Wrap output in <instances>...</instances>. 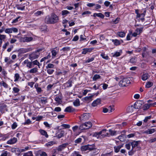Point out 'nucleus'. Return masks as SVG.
I'll return each instance as SVG.
<instances>
[{
  "mask_svg": "<svg viewBox=\"0 0 156 156\" xmlns=\"http://www.w3.org/2000/svg\"><path fill=\"white\" fill-rule=\"evenodd\" d=\"M32 62V64L33 63L34 65H37L38 66H39L40 64V63L37 60H36Z\"/></svg>",
  "mask_w": 156,
  "mask_h": 156,
  "instance_id": "37998d69",
  "label": "nucleus"
},
{
  "mask_svg": "<svg viewBox=\"0 0 156 156\" xmlns=\"http://www.w3.org/2000/svg\"><path fill=\"white\" fill-rule=\"evenodd\" d=\"M93 49V48H84L83 49L82 53L83 54H86L88 52H90Z\"/></svg>",
  "mask_w": 156,
  "mask_h": 156,
  "instance_id": "ddd939ff",
  "label": "nucleus"
},
{
  "mask_svg": "<svg viewBox=\"0 0 156 156\" xmlns=\"http://www.w3.org/2000/svg\"><path fill=\"white\" fill-rule=\"evenodd\" d=\"M143 28H137L136 30V32L138 34H139L140 33H141L142 31Z\"/></svg>",
  "mask_w": 156,
  "mask_h": 156,
  "instance_id": "c9c22d12",
  "label": "nucleus"
},
{
  "mask_svg": "<svg viewBox=\"0 0 156 156\" xmlns=\"http://www.w3.org/2000/svg\"><path fill=\"white\" fill-rule=\"evenodd\" d=\"M39 131L41 135L44 136L46 138L48 137V135L47 134V132L44 130L40 129L39 130Z\"/></svg>",
  "mask_w": 156,
  "mask_h": 156,
  "instance_id": "dca6fc26",
  "label": "nucleus"
},
{
  "mask_svg": "<svg viewBox=\"0 0 156 156\" xmlns=\"http://www.w3.org/2000/svg\"><path fill=\"white\" fill-rule=\"evenodd\" d=\"M41 101L42 103H46L47 102V99L46 98L42 97L41 98Z\"/></svg>",
  "mask_w": 156,
  "mask_h": 156,
  "instance_id": "4c0bfd02",
  "label": "nucleus"
},
{
  "mask_svg": "<svg viewBox=\"0 0 156 156\" xmlns=\"http://www.w3.org/2000/svg\"><path fill=\"white\" fill-rule=\"evenodd\" d=\"M72 81L71 80H69L68 82L64 84H68L67 86V87H71L72 86Z\"/></svg>",
  "mask_w": 156,
  "mask_h": 156,
  "instance_id": "f704fd0d",
  "label": "nucleus"
},
{
  "mask_svg": "<svg viewBox=\"0 0 156 156\" xmlns=\"http://www.w3.org/2000/svg\"><path fill=\"white\" fill-rule=\"evenodd\" d=\"M120 55V53L119 52H116L113 55L114 57H117L119 56Z\"/></svg>",
  "mask_w": 156,
  "mask_h": 156,
  "instance_id": "e2e57ef3",
  "label": "nucleus"
},
{
  "mask_svg": "<svg viewBox=\"0 0 156 156\" xmlns=\"http://www.w3.org/2000/svg\"><path fill=\"white\" fill-rule=\"evenodd\" d=\"M130 62L132 63H134L136 62V60L135 58H132L130 60Z\"/></svg>",
  "mask_w": 156,
  "mask_h": 156,
  "instance_id": "3c124183",
  "label": "nucleus"
},
{
  "mask_svg": "<svg viewBox=\"0 0 156 156\" xmlns=\"http://www.w3.org/2000/svg\"><path fill=\"white\" fill-rule=\"evenodd\" d=\"M31 122L29 119H27L24 123V125H28L30 124Z\"/></svg>",
  "mask_w": 156,
  "mask_h": 156,
  "instance_id": "052dcab7",
  "label": "nucleus"
},
{
  "mask_svg": "<svg viewBox=\"0 0 156 156\" xmlns=\"http://www.w3.org/2000/svg\"><path fill=\"white\" fill-rule=\"evenodd\" d=\"M106 129H104L99 132L101 138H104L106 136H109V133H106Z\"/></svg>",
  "mask_w": 156,
  "mask_h": 156,
  "instance_id": "423d86ee",
  "label": "nucleus"
},
{
  "mask_svg": "<svg viewBox=\"0 0 156 156\" xmlns=\"http://www.w3.org/2000/svg\"><path fill=\"white\" fill-rule=\"evenodd\" d=\"M109 132L110 133V134L111 136L115 135L116 133V131L113 130L111 129H109Z\"/></svg>",
  "mask_w": 156,
  "mask_h": 156,
  "instance_id": "7c9ffc66",
  "label": "nucleus"
},
{
  "mask_svg": "<svg viewBox=\"0 0 156 156\" xmlns=\"http://www.w3.org/2000/svg\"><path fill=\"white\" fill-rule=\"evenodd\" d=\"M8 153L7 151H5L1 154L0 156H7L8 154Z\"/></svg>",
  "mask_w": 156,
  "mask_h": 156,
  "instance_id": "774afa93",
  "label": "nucleus"
},
{
  "mask_svg": "<svg viewBox=\"0 0 156 156\" xmlns=\"http://www.w3.org/2000/svg\"><path fill=\"white\" fill-rule=\"evenodd\" d=\"M17 141V138L16 137H13L9 140L7 142V144H13L16 143Z\"/></svg>",
  "mask_w": 156,
  "mask_h": 156,
  "instance_id": "f8f14e48",
  "label": "nucleus"
},
{
  "mask_svg": "<svg viewBox=\"0 0 156 156\" xmlns=\"http://www.w3.org/2000/svg\"><path fill=\"white\" fill-rule=\"evenodd\" d=\"M17 123L15 122H14L13 123L12 125V129H14L17 127Z\"/></svg>",
  "mask_w": 156,
  "mask_h": 156,
  "instance_id": "0e129e2a",
  "label": "nucleus"
},
{
  "mask_svg": "<svg viewBox=\"0 0 156 156\" xmlns=\"http://www.w3.org/2000/svg\"><path fill=\"white\" fill-rule=\"evenodd\" d=\"M118 35L121 37H123L125 36V33L123 32H120L118 33Z\"/></svg>",
  "mask_w": 156,
  "mask_h": 156,
  "instance_id": "49530a36",
  "label": "nucleus"
},
{
  "mask_svg": "<svg viewBox=\"0 0 156 156\" xmlns=\"http://www.w3.org/2000/svg\"><path fill=\"white\" fill-rule=\"evenodd\" d=\"M82 140V138L80 137V138H77V139H76L75 140L74 142L75 143H76V144L79 143L81 142Z\"/></svg>",
  "mask_w": 156,
  "mask_h": 156,
  "instance_id": "a19ab883",
  "label": "nucleus"
},
{
  "mask_svg": "<svg viewBox=\"0 0 156 156\" xmlns=\"http://www.w3.org/2000/svg\"><path fill=\"white\" fill-rule=\"evenodd\" d=\"M72 156H82L80 154H79V153L77 151H74L72 155Z\"/></svg>",
  "mask_w": 156,
  "mask_h": 156,
  "instance_id": "c03bdc74",
  "label": "nucleus"
},
{
  "mask_svg": "<svg viewBox=\"0 0 156 156\" xmlns=\"http://www.w3.org/2000/svg\"><path fill=\"white\" fill-rule=\"evenodd\" d=\"M23 63L24 64H27V66L29 68H31L32 67V62L29 61L28 59L25 60Z\"/></svg>",
  "mask_w": 156,
  "mask_h": 156,
  "instance_id": "9d476101",
  "label": "nucleus"
},
{
  "mask_svg": "<svg viewBox=\"0 0 156 156\" xmlns=\"http://www.w3.org/2000/svg\"><path fill=\"white\" fill-rule=\"evenodd\" d=\"M20 78L19 74L18 73H16L15 74L14 78L15 80L14 81L16 82Z\"/></svg>",
  "mask_w": 156,
  "mask_h": 156,
  "instance_id": "c85d7f7f",
  "label": "nucleus"
},
{
  "mask_svg": "<svg viewBox=\"0 0 156 156\" xmlns=\"http://www.w3.org/2000/svg\"><path fill=\"white\" fill-rule=\"evenodd\" d=\"M6 38V36L5 35L0 34V41H2L5 39Z\"/></svg>",
  "mask_w": 156,
  "mask_h": 156,
  "instance_id": "a18cd8bd",
  "label": "nucleus"
},
{
  "mask_svg": "<svg viewBox=\"0 0 156 156\" xmlns=\"http://www.w3.org/2000/svg\"><path fill=\"white\" fill-rule=\"evenodd\" d=\"M151 106V104H146L143 106V108L144 110L148 109Z\"/></svg>",
  "mask_w": 156,
  "mask_h": 156,
  "instance_id": "aec40b11",
  "label": "nucleus"
},
{
  "mask_svg": "<svg viewBox=\"0 0 156 156\" xmlns=\"http://www.w3.org/2000/svg\"><path fill=\"white\" fill-rule=\"evenodd\" d=\"M23 156H33V154L31 151H30L28 152L24 153Z\"/></svg>",
  "mask_w": 156,
  "mask_h": 156,
  "instance_id": "c756f323",
  "label": "nucleus"
},
{
  "mask_svg": "<svg viewBox=\"0 0 156 156\" xmlns=\"http://www.w3.org/2000/svg\"><path fill=\"white\" fill-rule=\"evenodd\" d=\"M138 144V142L137 141H134L131 143V145L132 146V148H133L137 146Z\"/></svg>",
  "mask_w": 156,
  "mask_h": 156,
  "instance_id": "b1692460",
  "label": "nucleus"
},
{
  "mask_svg": "<svg viewBox=\"0 0 156 156\" xmlns=\"http://www.w3.org/2000/svg\"><path fill=\"white\" fill-rule=\"evenodd\" d=\"M101 56L102 57V58L105 59H108V56L106 55L104 53H102L101 54Z\"/></svg>",
  "mask_w": 156,
  "mask_h": 156,
  "instance_id": "79ce46f5",
  "label": "nucleus"
},
{
  "mask_svg": "<svg viewBox=\"0 0 156 156\" xmlns=\"http://www.w3.org/2000/svg\"><path fill=\"white\" fill-rule=\"evenodd\" d=\"M13 31L14 32H17L18 31V29L16 28L12 27V28H8L5 29V32L7 34L12 33Z\"/></svg>",
  "mask_w": 156,
  "mask_h": 156,
  "instance_id": "0eeeda50",
  "label": "nucleus"
},
{
  "mask_svg": "<svg viewBox=\"0 0 156 156\" xmlns=\"http://www.w3.org/2000/svg\"><path fill=\"white\" fill-rule=\"evenodd\" d=\"M150 131V134H151L156 131V128L151 129H149Z\"/></svg>",
  "mask_w": 156,
  "mask_h": 156,
  "instance_id": "69168bd1",
  "label": "nucleus"
},
{
  "mask_svg": "<svg viewBox=\"0 0 156 156\" xmlns=\"http://www.w3.org/2000/svg\"><path fill=\"white\" fill-rule=\"evenodd\" d=\"M80 149L82 151H86L87 150H89L90 151L94 150H96V152L95 154H98L99 151V149H97L93 147L92 145H87L82 146L81 147Z\"/></svg>",
  "mask_w": 156,
  "mask_h": 156,
  "instance_id": "f03ea898",
  "label": "nucleus"
},
{
  "mask_svg": "<svg viewBox=\"0 0 156 156\" xmlns=\"http://www.w3.org/2000/svg\"><path fill=\"white\" fill-rule=\"evenodd\" d=\"M100 78V76L99 75L96 74L95 75L93 78V80L96 81L97 79Z\"/></svg>",
  "mask_w": 156,
  "mask_h": 156,
  "instance_id": "58836bf2",
  "label": "nucleus"
},
{
  "mask_svg": "<svg viewBox=\"0 0 156 156\" xmlns=\"http://www.w3.org/2000/svg\"><path fill=\"white\" fill-rule=\"evenodd\" d=\"M90 116L89 113H84L80 117V119L81 121H85L89 119Z\"/></svg>",
  "mask_w": 156,
  "mask_h": 156,
  "instance_id": "39448f33",
  "label": "nucleus"
},
{
  "mask_svg": "<svg viewBox=\"0 0 156 156\" xmlns=\"http://www.w3.org/2000/svg\"><path fill=\"white\" fill-rule=\"evenodd\" d=\"M55 100L58 104H61L62 102V98L59 95L56 96Z\"/></svg>",
  "mask_w": 156,
  "mask_h": 156,
  "instance_id": "a211bd4d",
  "label": "nucleus"
},
{
  "mask_svg": "<svg viewBox=\"0 0 156 156\" xmlns=\"http://www.w3.org/2000/svg\"><path fill=\"white\" fill-rule=\"evenodd\" d=\"M93 137H97V138H101L99 132L94 133L92 134Z\"/></svg>",
  "mask_w": 156,
  "mask_h": 156,
  "instance_id": "393cba45",
  "label": "nucleus"
},
{
  "mask_svg": "<svg viewBox=\"0 0 156 156\" xmlns=\"http://www.w3.org/2000/svg\"><path fill=\"white\" fill-rule=\"evenodd\" d=\"M70 50V48L69 47H64L61 50H62L64 51H69Z\"/></svg>",
  "mask_w": 156,
  "mask_h": 156,
  "instance_id": "4d7b16f0",
  "label": "nucleus"
},
{
  "mask_svg": "<svg viewBox=\"0 0 156 156\" xmlns=\"http://www.w3.org/2000/svg\"><path fill=\"white\" fill-rule=\"evenodd\" d=\"M73 105L76 106H78L80 105L79 100L78 99L75 100L73 102Z\"/></svg>",
  "mask_w": 156,
  "mask_h": 156,
  "instance_id": "a878e982",
  "label": "nucleus"
},
{
  "mask_svg": "<svg viewBox=\"0 0 156 156\" xmlns=\"http://www.w3.org/2000/svg\"><path fill=\"white\" fill-rule=\"evenodd\" d=\"M112 41L114 42L115 45L116 46L119 45L120 44V41L117 39L113 40Z\"/></svg>",
  "mask_w": 156,
  "mask_h": 156,
  "instance_id": "473e14b6",
  "label": "nucleus"
},
{
  "mask_svg": "<svg viewBox=\"0 0 156 156\" xmlns=\"http://www.w3.org/2000/svg\"><path fill=\"white\" fill-rule=\"evenodd\" d=\"M34 82H28V85L29 86H30V87L31 88L33 87L34 84Z\"/></svg>",
  "mask_w": 156,
  "mask_h": 156,
  "instance_id": "338daca9",
  "label": "nucleus"
},
{
  "mask_svg": "<svg viewBox=\"0 0 156 156\" xmlns=\"http://www.w3.org/2000/svg\"><path fill=\"white\" fill-rule=\"evenodd\" d=\"M74 109L71 106H69L66 107L64 110L65 112H71L74 110Z\"/></svg>",
  "mask_w": 156,
  "mask_h": 156,
  "instance_id": "4468645a",
  "label": "nucleus"
},
{
  "mask_svg": "<svg viewBox=\"0 0 156 156\" xmlns=\"http://www.w3.org/2000/svg\"><path fill=\"white\" fill-rule=\"evenodd\" d=\"M31 50L30 48H21L20 49V51L23 53H25Z\"/></svg>",
  "mask_w": 156,
  "mask_h": 156,
  "instance_id": "5701e85b",
  "label": "nucleus"
},
{
  "mask_svg": "<svg viewBox=\"0 0 156 156\" xmlns=\"http://www.w3.org/2000/svg\"><path fill=\"white\" fill-rule=\"evenodd\" d=\"M79 129L80 130L86 129V128L83 124L81 125L79 127Z\"/></svg>",
  "mask_w": 156,
  "mask_h": 156,
  "instance_id": "e433bc0d",
  "label": "nucleus"
},
{
  "mask_svg": "<svg viewBox=\"0 0 156 156\" xmlns=\"http://www.w3.org/2000/svg\"><path fill=\"white\" fill-rule=\"evenodd\" d=\"M62 126L64 127L65 129H68L70 127V126L69 124H63L61 126Z\"/></svg>",
  "mask_w": 156,
  "mask_h": 156,
  "instance_id": "6e6d98bb",
  "label": "nucleus"
},
{
  "mask_svg": "<svg viewBox=\"0 0 156 156\" xmlns=\"http://www.w3.org/2000/svg\"><path fill=\"white\" fill-rule=\"evenodd\" d=\"M94 96V95H90L89 96L86 97L84 98V100L85 101H88L90 100Z\"/></svg>",
  "mask_w": 156,
  "mask_h": 156,
  "instance_id": "de8ad7c7",
  "label": "nucleus"
},
{
  "mask_svg": "<svg viewBox=\"0 0 156 156\" xmlns=\"http://www.w3.org/2000/svg\"><path fill=\"white\" fill-rule=\"evenodd\" d=\"M149 76L148 73H144L142 76L141 79L143 80H146L148 78Z\"/></svg>",
  "mask_w": 156,
  "mask_h": 156,
  "instance_id": "4be33fe9",
  "label": "nucleus"
},
{
  "mask_svg": "<svg viewBox=\"0 0 156 156\" xmlns=\"http://www.w3.org/2000/svg\"><path fill=\"white\" fill-rule=\"evenodd\" d=\"M68 145V144L67 143L63 144L60 146L58 147V151H61L65 148L66 146Z\"/></svg>",
  "mask_w": 156,
  "mask_h": 156,
  "instance_id": "1a4fd4ad",
  "label": "nucleus"
},
{
  "mask_svg": "<svg viewBox=\"0 0 156 156\" xmlns=\"http://www.w3.org/2000/svg\"><path fill=\"white\" fill-rule=\"evenodd\" d=\"M123 147L122 145H120L114 147V151L116 153L118 152L120 149Z\"/></svg>",
  "mask_w": 156,
  "mask_h": 156,
  "instance_id": "412c9836",
  "label": "nucleus"
},
{
  "mask_svg": "<svg viewBox=\"0 0 156 156\" xmlns=\"http://www.w3.org/2000/svg\"><path fill=\"white\" fill-rule=\"evenodd\" d=\"M141 106V104L138 102H136L134 104L133 108L135 109H139Z\"/></svg>",
  "mask_w": 156,
  "mask_h": 156,
  "instance_id": "6ab92c4d",
  "label": "nucleus"
},
{
  "mask_svg": "<svg viewBox=\"0 0 156 156\" xmlns=\"http://www.w3.org/2000/svg\"><path fill=\"white\" fill-rule=\"evenodd\" d=\"M151 117V116H147L145 117V119L144 120V121L145 122H147L148 119H150Z\"/></svg>",
  "mask_w": 156,
  "mask_h": 156,
  "instance_id": "13d9d810",
  "label": "nucleus"
},
{
  "mask_svg": "<svg viewBox=\"0 0 156 156\" xmlns=\"http://www.w3.org/2000/svg\"><path fill=\"white\" fill-rule=\"evenodd\" d=\"M96 15L97 16L100 17L101 18L103 19L104 17V15L101 13H97Z\"/></svg>",
  "mask_w": 156,
  "mask_h": 156,
  "instance_id": "09e8293b",
  "label": "nucleus"
},
{
  "mask_svg": "<svg viewBox=\"0 0 156 156\" xmlns=\"http://www.w3.org/2000/svg\"><path fill=\"white\" fill-rule=\"evenodd\" d=\"M16 7L18 9L20 10H24L25 9V6H23L22 7H21L19 5H17Z\"/></svg>",
  "mask_w": 156,
  "mask_h": 156,
  "instance_id": "ea45409f",
  "label": "nucleus"
},
{
  "mask_svg": "<svg viewBox=\"0 0 156 156\" xmlns=\"http://www.w3.org/2000/svg\"><path fill=\"white\" fill-rule=\"evenodd\" d=\"M44 12L41 11H37L34 13V15L36 16H38L40 15L41 14H43Z\"/></svg>",
  "mask_w": 156,
  "mask_h": 156,
  "instance_id": "72a5a7b5",
  "label": "nucleus"
},
{
  "mask_svg": "<svg viewBox=\"0 0 156 156\" xmlns=\"http://www.w3.org/2000/svg\"><path fill=\"white\" fill-rule=\"evenodd\" d=\"M1 84H2V86H3L5 88H7L8 87V84L4 82V81H2L1 82Z\"/></svg>",
  "mask_w": 156,
  "mask_h": 156,
  "instance_id": "8fccbe9b",
  "label": "nucleus"
},
{
  "mask_svg": "<svg viewBox=\"0 0 156 156\" xmlns=\"http://www.w3.org/2000/svg\"><path fill=\"white\" fill-rule=\"evenodd\" d=\"M39 54L38 51L33 52L29 55V58L31 60L37 58L39 56Z\"/></svg>",
  "mask_w": 156,
  "mask_h": 156,
  "instance_id": "20e7f679",
  "label": "nucleus"
},
{
  "mask_svg": "<svg viewBox=\"0 0 156 156\" xmlns=\"http://www.w3.org/2000/svg\"><path fill=\"white\" fill-rule=\"evenodd\" d=\"M153 83L151 82H147L146 84L145 87L146 88H149L151 87L153 85Z\"/></svg>",
  "mask_w": 156,
  "mask_h": 156,
  "instance_id": "cd10ccee",
  "label": "nucleus"
},
{
  "mask_svg": "<svg viewBox=\"0 0 156 156\" xmlns=\"http://www.w3.org/2000/svg\"><path fill=\"white\" fill-rule=\"evenodd\" d=\"M59 20V17L54 13L51 15L47 16L45 19V23L48 24H55L58 23Z\"/></svg>",
  "mask_w": 156,
  "mask_h": 156,
  "instance_id": "f257e3e1",
  "label": "nucleus"
},
{
  "mask_svg": "<svg viewBox=\"0 0 156 156\" xmlns=\"http://www.w3.org/2000/svg\"><path fill=\"white\" fill-rule=\"evenodd\" d=\"M62 15L63 16L67 15L69 13V12L67 10H63L62 12Z\"/></svg>",
  "mask_w": 156,
  "mask_h": 156,
  "instance_id": "5fc2aeb1",
  "label": "nucleus"
},
{
  "mask_svg": "<svg viewBox=\"0 0 156 156\" xmlns=\"http://www.w3.org/2000/svg\"><path fill=\"white\" fill-rule=\"evenodd\" d=\"M83 124L86 128V129H89L92 126V123L90 122H86Z\"/></svg>",
  "mask_w": 156,
  "mask_h": 156,
  "instance_id": "f3484780",
  "label": "nucleus"
},
{
  "mask_svg": "<svg viewBox=\"0 0 156 156\" xmlns=\"http://www.w3.org/2000/svg\"><path fill=\"white\" fill-rule=\"evenodd\" d=\"M101 100L99 98H98L97 100H94L92 103V105L93 107H95L97 105L100 104L101 103Z\"/></svg>",
  "mask_w": 156,
  "mask_h": 156,
  "instance_id": "9b49d317",
  "label": "nucleus"
},
{
  "mask_svg": "<svg viewBox=\"0 0 156 156\" xmlns=\"http://www.w3.org/2000/svg\"><path fill=\"white\" fill-rule=\"evenodd\" d=\"M13 90L14 93H18L20 91V89L16 87H14L13 88Z\"/></svg>",
  "mask_w": 156,
  "mask_h": 156,
  "instance_id": "bf43d9fd",
  "label": "nucleus"
},
{
  "mask_svg": "<svg viewBox=\"0 0 156 156\" xmlns=\"http://www.w3.org/2000/svg\"><path fill=\"white\" fill-rule=\"evenodd\" d=\"M54 72V70L51 69H48L47 70V72L49 74H51Z\"/></svg>",
  "mask_w": 156,
  "mask_h": 156,
  "instance_id": "603ef678",
  "label": "nucleus"
},
{
  "mask_svg": "<svg viewBox=\"0 0 156 156\" xmlns=\"http://www.w3.org/2000/svg\"><path fill=\"white\" fill-rule=\"evenodd\" d=\"M54 67V65L52 64L49 63L48 64V65L46 66V68L47 69L48 68H53Z\"/></svg>",
  "mask_w": 156,
  "mask_h": 156,
  "instance_id": "864d4df0",
  "label": "nucleus"
},
{
  "mask_svg": "<svg viewBox=\"0 0 156 156\" xmlns=\"http://www.w3.org/2000/svg\"><path fill=\"white\" fill-rule=\"evenodd\" d=\"M33 40V37H21L20 38V41L21 42H30Z\"/></svg>",
  "mask_w": 156,
  "mask_h": 156,
  "instance_id": "6e6552de",
  "label": "nucleus"
},
{
  "mask_svg": "<svg viewBox=\"0 0 156 156\" xmlns=\"http://www.w3.org/2000/svg\"><path fill=\"white\" fill-rule=\"evenodd\" d=\"M130 83V81L127 78H125L120 81L119 85L120 86L123 87L125 86L127 84Z\"/></svg>",
  "mask_w": 156,
  "mask_h": 156,
  "instance_id": "7ed1b4c3",
  "label": "nucleus"
},
{
  "mask_svg": "<svg viewBox=\"0 0 156 156\" xmlns=\"http://www.w3.org/2000/svg\"><path fill=\"white\" fill-rule=\"evenodd\" d=\"M11 151L12 152L16 154H18V155L20 154V151L18 148H12L11 149Z\"/></svg>",
  "mask_w": 156,
  "mask_h": 156,
  "instance_id": "2eb2a0df",
  "label": "nucleus"
},
{
  "mask_svg": "<svg viewBox=\"0 0 156 156\" xmlns=\"http://www.w3.org/2000/svg\"><path fill=\"white\" fill-rule=\"evenodd\" d=\"M51 53L52 57H55L57 54V52L55 50H53L51 51Z\"/></svg>",
  "mask_w": 156,
  "mask_h": 156,
  "instance_id": "680f3d73",
  "label": "nucleus"
},
{
  "mask_svg": "<svg viewBox=\"0 0 156 156\" xmlns=\"http://www.w3.org/2000/svg\"><path fill=\"white\" fill-rule=\"evenodd\" d=\"M64 134V132L63 131H61L60 133H58L56 137L58 138H60L62 137L63 136Z\"/></svg>",
  "mask_w": 156,
  "mask_h": 156,
  "instance_id": "bb28decb",
  "label": "nucleus"
},
{
  "mask_svg": "<svg viewBox=\"0 0 156 156\" xmlns=\"http://www.w3.org/2000/svg\"><path fill=\"white\" fill-rule=\"evenodd\" d=\"M37 68H33L31 69L29 71V72L30 73H37Z\"/></svg>",
  "mask_w": 156,
  "mask_h": 156,
  "instance_id": "2f4dec72",
  "label": "nucleus"
}]
</instances>
